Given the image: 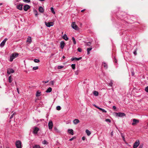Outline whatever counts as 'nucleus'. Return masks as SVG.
<instances>
[{"label":"nucleus","mask_w":148,"mask_h":148,"mask_svg":"<svg viewBox=\"0 0 148 148\" xmlns=\"http://www.w3.org/2000/svg\"><path fill=\"white\" fill-rule=\"evenodd\" d=\"M18 56V53H15L12 54L10 56V62L13 61V60L16 58Z\"/></svg>","instance_id":"1"},{"label":"nucleus","mask_w":148,"mask_h":148,"mask_svg":"<svg viewBox=\"0 0 148 148\" xmlns=\"http://www.w3.org/2000/svg\"><path fill=\"white\" fill-rule=\"evenodd\" d=\"M71 27L72 28L76 30H78L79 29L78 26L76 25L74 22H73L71 24Z\"/></svg>","instance_id":"2"},{"label":"nucleus","mask_w":148,"mask_h":148,"mask_svg":"<svg viewBox=\"0 0 148 148\" xmlns=\"http://www.w3.org/2000/svg\"><path fill=\"white\" fill-rule=\"evenodd\" d=\"M21 142L19 140L17 141L15 143V145L16 146V147L17 148H21Z\"/></svg>","instance_id":"3"},{"label":"nucleus","mask_w":148,"mask_h":148,"mask_svg":"<svg viewBox=\"0 0 148 148\" xmlns=\"http://www.w3.org/2000/svg\"><path fill=\"white\" fill-rule=\"evenodd\" d=\"M133 122L132 123V125L133 126L136 125L137 124L139 123V120L138 119H133L132 120Z\"/></svg>","instance_id":"4"},{"label":"nucleus","mask_w":148,"mask_h":148,"mask_svg":"<svg viewBox=\"0 0 148 148\" xmlns=\"http://www.w3.org/2000/svg\"><path fill=\"white\" fill-rule=\"evenodd\" d=\"M140 144L139 141L138 140H137L134 143L133 145V147L134 148H136Z\"/></svg>","instance_id":"5"},{"label":"nucleus","mask_w":148,"mask_h":148,"mask_svg":"<svg viewBox=\"0 0 148 148\" xmlns=\"http://www.w3.org/2000/svg\"><path fill=\"white\" fill-rule=\"evenodd\" d=\"M116 114V116L119 117H123L125 116L126 114L123 113L119 112V113H115Z\"/></svg>","instance_id":"6"},{"label":"nucleus","mask_w":148,"mask_h":148,"mask_svg":"<svg viewBox=\"0 0 148 148\" xmlns=\"http://www.w3.org/2000/svg\"><path fill=\"white\" fill-rule=\"evenodd\" d=\"M30 8L29 5H26L24 6L23 10L25 11H27Z\"/></svg>","instance_id":"7"},{"label":"nucleus","mask_w":148,"mask_h":148,"mask_svg":"<svg viewBox=\"0 0 148 148\" xmlns=\"http://www.w3.org/2000/svg\"><path fill=\"white\" fill-rule=\"evenodd\" d=\"M45 23L46 26L47 27H49L51 26H52L53 25V23L52 22L47 23L45 22Z\"/></svg>","instance_id":"8"},{"label":"nucleus","mask_w":148,"mask_h":148,"mask_svg":"<svg viewBox=\"0 0 148 148\" xmlns=\"http://www.w3.org/2000/svg\"><path fill=\"white\" fill-rule=\"evenodd\" d=\"M53 126V124L52 121H50L48 123V127L49 129H51Z\"/></svg>","instance_id":"9"},{"label":"nucleus","mask_w":148,"mask_h":148,"mask_svg":"<svg viewBox=\"0 0 148 148\" xmlns=\"http://www.w3.org/2000/svg\"><path fill=\"white\" fill-rule=\"evenodd\" d=\"M8 39L7 38H5L4 40L0 44V46L1 47H3L4 46L6 41Z\"/></svg>","instance_id":"10"},{"label":"nucleus","mask_w":148,"mask_h":148,"mask_svg":"<svg viewBox=\"0 0 148 148\" xmlns=\"http://www.w3.org/2000/svg\"><path fill=\"white\" fill-rule=\"evenodd\" d=\"M14 71L12 69H9L7 70V73L8 74H10L11 73L14 72Z\"/></svg>","instance_id":"11"},{"label":"nucleus","mask_w":148,"mask_h":148,"mask_svg":"<svg viewBox=\"0 0 148 148\" xmlns=\"http://www.w3.org/2000/svg\"><path fill=\"white\" fill-rule=\"evenodd\" d=\"M23 5L19 4L16 6V8L18 10H23Z\"/></svg>","instance_id":"12"},{"label":"nucleus","mask_w":148,"mask_h":148,"mask_svg":"<svg viewBox=\"0 0 148 148\" xmlns=\"http://www.w3.org/2000/svg\"><path fill=\"white\" fill-rule=\"evenodd\" d=\"M38 10L40 13H42L44 12V10L43 8L41 7L40 6L38 8Z\"/></svg>","instance_id":"13"},{"label":"nucleus","mask_w":148,"mask_h":148,"mask_svg":"<svg viewBox=\"0 0 148 148\" xmlns=\"http://www.w3.org/2000/svg\"><path fill=\"white\" fill-rule=\"evenodd\" d=\"M65 44L63 41H61L60 42V48L62 49H63L64 46Z\"/></svg>","instance_id":"14"},{"label":"nucleus","mask_w":148,"mask_h":148,"mask_svg":"<svg viewBox=\"0 0 148 148\" xmlns=\"http://www.w3.org/2000/svg\"><path fill=\"white\" fill-rule=\"evenodd\" d=\"M68 132L69 133L71 134V135H73L74 134L73 131L72 129H69L68 130Z\"/></svg>","instance_id":"15"},{"label":"nucleus","mask_w":148,"mask_h":148,"mask_svg":"<svg viewBox=\"0 0 148 148\" xmlns=\"http://www.w3.org/2000/svg\"><path fill=\"white\" fill-rule=\"evenodd\" d=\"M34 134H37V127H34L33 130L32 132Z\"/></svg>","instance_id":"16"},{"label":"nucleus","mask_w":148,"mask_h":148,"mask_svg":"<svg viewBox=\"0 0 148 148\" xmlns=\"http://www.w3.org/2000/svg\"><path fill=\"white\" fill-rule=\"evenodd\" d=\"M27 42L30 43L32 42L31 38L30 36H28L26 41Z\"/></svg>","instance_id":"17"},{"label":"nucleus","mask_w":148,"mask_h":148,"mask_svg":"<svg viewBox=\"0 0 148 148\" xmlns=\"http://www.w3.org/2000/svg\"><path fill=\"white\" fill-rule=\"evenodd\" d=\"M79 122V121L78 119H75L73 121V123L75 124H77Z\"/></svg>","instance_id":"18"},{"label":"nucleus","mask_w":148,"mask_h":148,"mask_svg":"<svg viewBox=\"0 0 148 148\" xmlns=\"http://www.w3.org/2000/svg\"><path fill=\"white\" fill-rule=\"evenodd\" d=\"M92 49V46H91L90 48H88L87 49V54H89L90 53V51Z\"/></svg>","instance_id":"19"},{"label":"nucleus","mask_w":148,"mask_h":148,"mask_svg":"<svg viewBox=\"0 0 148 148\" xmlns=\"http://www.w3.org/2000/svg\"><path fill=\"white\" fill-rule=\"evenodd\" d=\"M102 65L104 67L105 69H107L108 68V65L105 62H103L102 64Z\"/></svg>","instance_id":"20"},{"label":"nucleus","mask_w":148,"mask_h":148,"mask_svg":"<svg viewBox=\"0 0 148 148\" xmlns=\"http://www.w3.org/2000/svg\"><path fill=\"white\" fill-rule=\"evenodd\" d=\"M62 38L66 40H68V38L67 37V35L65 34H64Z\"/></svg>","instance_id":"21"},{"label":"nucleus","mask_w":148,"mask_h":148,"mask_svg":"<svg viewBox=\"0 0 148 148\" xmlns=\"http://www.w3.org/2000/svg\"><path fill=\"white\" fill-rule=\"evenodd\" d=\"M54 131L56 133H59L60 132V131L56 127H54Z\"/></svg>","instance_id":"22"},{"label":"nucleus","mask_w":148,"mask_h":148,"mask_svg":"<svg viewBox=\"0 0 148 148\" xmlns=\"http://www.w3.org/2000/svg\"><path fill=\"white\" fill-rule=\"evenodd\" d=\"M52 89L51 87H49L46 91V92H50L52 91Z\"/></svg>","instance_id":"23"},{"label":"nucleus","mask_w":148,"mask_h":148,"mask_svg":"<svg viewBox=\"0 0 148 148\" xmlns=\"http://www.w3.org/2000/svg\"><path fill=\"white\" fill-rule=\"evenodd\" d=\"M86 132L87 134V135L88 136H90L91 134L90 132L88 130H86Z\"/></svg>","instance_id":"24"},{"label":"nucleus","mask_w":148,"mask_h":148,"mask_svg":"<svg viewBox=\"0 0 148 148\" xmlns=\"http://www.w3.org/2000/svg\"><path fill=\"white\" fill-rule=\"evenodd\" d=\"M93 94L95 96H98L99 95V92L98 91H94L93 92Z\"/></svg>","instance_id":"25"},{"label":"nucleus","mask_w":148,"mask_h":148,"mask_svg":"<svg viewBox=\"0 0 148 148\" xmlns=\"http://www.w3.org/2000/svg\"><path fill=\"white\" fill-rule=\"evenodd\" d=\"M8 81L10 83H11L12 81V78L11 76H10L8 78Z\"/></svg>","instance_id":"26"},{"label":"nucleus","mask_w":148,"mask_h":148,"mask_svg":"<svg viewBox=\"0 0 148 148\" xmlns=\"http://www.w3.org/2000/svg\"><path fill=\"white\" fill-rule=\"evenodd\" d=\"M98 109L99 110H100L102 112H107V111L105 110L102 109V108H98Z\"/></svg>","instance_id":"27"},{"label":"nucleus","mask_w":148,"mask_h":148,"mask_svg":"<svg viewBox=\"0 0 148 148\" xmlns=\"http://www.w3.org/2000/svg\"><path fill=\"white\" fill-rule=\"evenodd\" d=\"M72 39L74 44L75 45L76 44V42L75 38L74 37H73L72 38Z\"/></svg>","instance_id":"28"},{"label":"nucleus","mask_w":148,"mask_h":148,"mask_svg":"<svg viewBox=\"0 0 148 148\" xmlns=\"http://www.w3.org/2000/svg\"><path fill=\"white\" fill-rule=\"evenodd\" d=\"M51 10L52 13L53 14H55V11L54 10V9H53V7L51 8Z\"/></svg>","instance_id":"29"},{"label":"nucleus","mask_w":148,"mask_h":148,"mask_svg":"<svg viewBox=\"0 0 148 148\" xmlns=\"http://www.w3.org/2000/svg\"><path fill=\"white\" fill-rule=\"evenodd\" d=\"M71 66L73 69H74L75 68V64H72L71 65Z\"/></svg>","instance_id":"30"},{"label":"nucleus","mask_w":148,"mask_h":148,"mask_svg":"<svg viewBox=\"0 0 148 148\" xmlns=\"http://www.w3.org/2000/svg\"><path fill=\"white\" fill-rule=\"evenodd\" d=\"M85 43H86V45L88 46H90L91 45V43L90 42H86Z\"/></svg>","instance_id":"31"},{"label":"nucleus","mask_w":148,"mask_h":148,"mask_svg":"<svg viewBox=\"0 0 148 148\" xmlns=\"http://www.w3.org/2000/svg\"><path fill=\"white\" fill-rule=\"evenodd\" d=\"M24 2L26 3H29L30 2V0H23Z\"/></svg>","instance_id":"32"},{"label":"nucleus","mask_w":148,"mask_h":148,"mask_svg":"<svg viewBox=\"0 0 148 148\" xmlns=\"http://www.w3.org/2000/svg\"><path fill=\"white\" fill-rule=\"evenodd\" d=\"M121 137H122V138H123V140L125 141V137H124V136H123V133H121Z\"/></svg>","instance_id":"33"},{"label":"nucleus","mask_w":148,"mask_h":148,"mask_svg":"<svg viewBox=\"0 0 148 148\" xmlns=\"http://www.w3.org/2000/svg\"><path fill=\"white\" fill-rule=\"evenodd\" d=\"M42 143L44 144H48V143L45 140H44L42 142Z\"/></svg>","instance_id":"34"},{"label":"nucleus","mask_w":148,"mask_h":148,"mask_svg":"<svg viewBox=\"0 0 148 148\" xmlns=\"http://www.w3.org/2000/svg\"><path fill=\"white\" fill-rule=\"evenodd\" d=\"M56 109L58 110H59L61 109V107L60 106H58L56 107Z\"/></svg>","instance_id":"35"},{"label":"nucleus","mask_w":148,"mask_h":148,"mask_svg":"<svg viewBox=\"0 0 148 148\" xmlns=\"http://www.w3.org/2000/svg\"><path fill=\"white\" fill-rule=\"evenodd\" d=\"M82 59V57H80L79 58H75V60H79Z\"/></svg>","instance_id":"36"},{"label":"nucleus","mask_w":148,"mask_h":148,"mask_svg":"<svg viewBox=\"0 0 148 148\" xmlns=\"http://www.w3.org/2000/svg\"><path fill=\"white\" fill-rule=\"evenodd\" d=\"M54 82H55L54 81H51L50 82V83L52 85H53Z\"/></svg>","instance_id":"37"},{"label":"nucleus","mask_w":148,"mask_h":148,"mask_svg":"<svg viewBox=\"0 0 148 148\" xmlns=\"http://www.w3.org/2000/svg\"><path fill=\"white\" fill-rule=\"evenodd\" d=\"M105 121H106L107 122H108L109 123H110L111 122L110 120L109 119H106L105 120Z\"/></svg>","instance_id":"38"},{"label":"nucleus","mask_w":148,"mask_h":148,"mask_svg":"<svg viewBox=\"0 0 148 148\" xmlns=\"http://www.w3.org/2000/svg\"><path fill=\"white\" fill-rule=\"evenodd\" d=\"M77 51L79 52H81L82 51V49L80 48H78L77 49Z\"/></svg>","instance_id":"39"},{"label":"nucleus","mask_w":148,"mask_h":148,"mask_svg":"<svg viewBox=\"0 0 148 148\" xmlns=\"http://www.w3.org/2000/svg\"><path fill=\"white\" fill-rule=\"evenodd\" d=\"M63 66H58V69H62V68L63 67Z\"/></svg>","instance_id":"40"},{"label":"nucleus","mask_w":148,"mask_h":148,"mask_svg":"<svg viewBox=\"0 0 148 148\" xmlns=\"http://www.w3.org/2000/svg\"><path fill=\"white\" fill-rule=\"evenodd\" d=\"M145 90L147 92H148V86L145 88Z\"/></svg>","instance_id":"41"},{"label":"nucleus","mask_w":148,"mask_h":148,"mask_svg":"<svg viewBox=\"0 0 148 148\" xmlns=\"http://www.w3.org/2000/svg\"><path fill=\"white\" fill-rule=\"evenodd\" d=\"M112 84H113V83H112V82H111L110 83H109V85L110 86H112Z\"/></svg>","instance_id":"42"},{"label":"nucleus","mask_w":148,"mask_h":148,"mask_svg":"<svg viewBox=\"0 0 148 148\" xmlns=\"http://www.w3.org/2000/svg\"><path fill=\"white\" fill-rule=\"evenodd\" d=\"M75 138V137H74L72 138H71L69 140L70 141H72V140H73Z\"/></svg>","instance_id":"43"},{"label":"nucleus","mask_w":148,"mask_h":148,"mask_svg":"<svg viewBox=\"0 0 148 148\" xmlns=\"http://www.w3.org/2000/svg\"><path fill=\"white\" fill-rule=\"evenodd\" d=\"M14 115V113L11 115V116L10 117V119H12L13 117V116Z\"/></svg>","instance_id":"44"},{"label":"nucleus","mask_w":148,"mask_h":148,"mask_svg":"<svg viewBox=\"0 0 148 148\" xmlns=\"http://www.w3.org/2000/svg\"><path fill=\"white\" fill-rule=\"evenodd\" d=\"M33 70H36L37 69V66L34 67L33 68Z\"/></svg>","instance_id":"45"},{"label":"nucleus","mask_w":148,"mask_h":148,"mask_svg":"<svg viewBox=\"0 0 148 148\" xmlns=\"http://www.w3.org/2000/svg\"><path fill=\"white\" fill-rule=\"evenodd\" d=\"M40 92H39L38 91V97H39L40 96Z\"/></svg>","instance_id":"46"},{"label":"nucleus","mask_w":148,"mask_h":148,"mask_svg":"<svg viewBox=\"0 0 148 148\" xmlns=\"http://www.w3.org/2000/svg\"><path fill=\"white\" fill-rule=\"evenodd\" d=\"M134 54L135 55H136V54H137V53H136V51H135L134 52Z\"/></svg>","instance_id":"47"},{"label":"nucleus","mask_w":148,"mask_h":148,"mask_svg":"<svg viewBox=\"0 0 148 148\" xmlns=\"http://www.w3.org/2000/svg\"><path fill=\"white\" fill-rule=\"evenodd\" d=\"M75 60V58H73L71 59V60L72 61H73Z\"/></svg>","instance_id":"48"},{"label":"nucleus","mask_w":148,"mask_h":148,"mask_svg":"<svg viewBox=\"0 0 148 148\" xmlns=\"http://www.w3.org/2000/svg\"><path fill=\"white\" fill-rule=\"evenodd\" d=\"M112 108L114 110H115L116 109V107L115 106H113L112 107Z\"/></svg>","instance_id":"49"},{"label":"nucleus","mask_w":148,"mask_h":148,"mask_svg":"<svg viewBox=\"0 0 148 148\" xmlns=\"http://www.w3.org/2000/svg\"><path fill=\"white\" fill-rule=\"evenodd\" d=\"M33 148H37V145H35L34 146H33Z\"/></svg>","instance_id":"50"},{"label":"nucleus","mask_w":148,"mask_h":148,"mask_svg":"<svg viewBox=\"0 0 148 148\" xmlns=\"http://www.w3.org/2000/svg\"><path fill=\"white\" fill-rule=\"evenodd\" d=\"M143 148V145H140L139 147L138 148Z\"/></svg>","instance_id":"51"},{"label":"nucleus","mask_w":148,"mask_h":148,"mask_svg":"<svg viewBox=\"0 0 148 148\" xmlns=\"http://www.w3.org/2000/svg\"><path fill=\"white\" fill-rule=\"evenodd\" d=\"M82 139L83 140H84L85 139V137L84 136H83L82 137Z\"/></svg>","instance_id":"52"},{"label":"nucleus","mask_w":148,"mask_h":148,"mask_svg":"<svg viewBox=\"0 0 148 148\" xmlns=\"http://www.w3.org/2000/svg\"><path fill=\"white\" fill-rule=\"evenodd\" d=\"M34 61L36 63L37 62V59H35L34 60Z\"/></svg>","instance_id":"53"},{"label":"nucleus","mask_w":148,"mask_h":148,"mask_svg":"<svg viewBox=\"0 0 148 148\" xmlns=\"http://www.w3.org/2000/svg\"><path fill=\"white\" fill-rule=\"evenodd\" d=\"M132 76H134V73L132 71Z\"/></svg>","instance_id":"54"},{"label":"nucleus","mask_w":148,"mask_h":148,"mask_svg":"<svg viewBox=\"0 0 148 148\" xmlns=\"http://www.w3.org/2000/svg\"><path fill=\"white\" fill-rule=\"evenodd\" d=\"M111 135L112 136L113 135V132H112L110 133Z\"/></svg>","instance_id":"55"},{"label":"nucleus","mask_w":148,"mask_h":148,"mask_svg":"<svg viewBox=\"0 0 148 148\" xmlns=\"http://www.w3.org/2000/svg\"><path fill=\"white\" fill-rule=\"evenodd\" d=\"M114 62L115 63H116V62H117V60H116V59H115L114 60Z\"/></svg>","instance_id":"56"},{"label":"nucleus","mask_w":148,"mask_h":148,"mask_svg":"<svg viewBox=\"0 0 148 148\" xmlns=\"http://www.w3.org/2000/svg\"><path fill=\"white\" fill-rule=\"evenodd\" d=\"M85 10V9H84V10H82L81 11V12H83Z\"/></svg>","instance_id":"57"},{"label":"nucleus","mask_w":148,"mask_h":148,"mask_svg":"<svg viewBox=\"0 0 148 148\" xmlns=\"http://www.w3.org/2000/svg\"><path fill=\"white\" fill-rule=\"evenodd\" d=\"M17 92H18V93L19 94V91H18V88H17Z\"/></svg>","instance_id":"58"},{"label":"nucleus","mask_w":148,"mask_h":148,"mask_svg":"<svg viewBox=\"0 0 148 148\" xmlns=\"http://www.w3.org/2000/svg\"><path fill=\"white\" fill-rule=\"evenodd\" d=\"M95 106V107L96 108H98H98H99V107H98V106Z\"/></svg>","instance_id":"59"},{"label":"nucleus","mask_w":148,"mask_h":148,"mask_svg":"<svg viewBox=\"0 0 148 148\" xmlns=\"http://www.w3.org/2000/svg\"><path fill=\"white\" fill-rule=\"evenodd\" d=\"M38 148H40V147L39 145H38Z\"/></svg>","instance_id":"60"},{"label":"nucleus","mask_w":148,"mask_h":148,"mask_svg":"<svg viewBox=\"0 0 148 148\" xmlns=\"http://www.w3.org/2000/svg\"><path fill=\"white\" fill-rule=\"evenodd\" d=\"M75 73L76 74V75H78V72L77 71Z\"/></svg>","instance_id":"61"},{"label":"nucleus","mask_w":148,"mask_h":148,"mask_svg":"<svg viewBox=\"0 0 148 148\" xmlns=\"http://www.w3.org/2000/svg\"><path fill=\"white\" fill-rule=\"evenodd\" d=\"M62 58L63 59H64L65 58V57L64 56H63Z\"/></svg>","instance_id":"62"},{"label":"nucleus","mask_w":148,"mask_h":148,"mask_svg":"<svg viewBox=\"0 0 148 148\" xmlns=\"http://www.w3.org/2000/svg\"><path fill=\"white\" fill-rule=\"evenodd\" d=\"M36 97H37V91L36 92Z\"/></svg>","instance_id":"63"},{"label":"nucleus","mask_w":148,"mask_h":148,"mask_svg":"<svg viewBox=\"0 0 148 148\" xmlns=\"http://www.w3.org/2000/svg\"><path fill=\"white\" fill-rule=\"evenodd\" d=\"M2 5V3H0V5Z\"/></svg>","instance_id":"64"}]
</instances>
